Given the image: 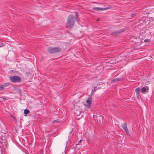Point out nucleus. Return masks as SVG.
<instances>
[{
  "label": "nucleus",
  "instance_id": "a878e982",
  "mask_svg": "<svg viewBox=\"0 0 154 154\" xmlns=\"http://www.w3.org/2000/svg\"><path fill=\"white\" fill-rule=\"evenodd\" d=\"M2 45L0 46V47H2Z\"/></svg>",
  "mask_w": 154,
  "mask_h": 154
},
{
  "label": "nucleus",
  "instance_id": "0eeeda50",
  "mask_svg": "<svg viewBox=\"0 0 154 154\" xmlns=\"http://www.w3.org/2000/svg\"><path fill=\"white\" fill-rule=\"evenodd\" d=\"M93 9L95 11H100L102 10H105L108 9V8H101L100 7H94Z\"/></svg>",
  "mask_w": 154,
  "mask_h": 154
},
{
  "label": "nucleus",
  "instance_id": "423d86ee",
  "mask_svg": "<svg viewBox=\"0 0 154 154\" xmlns=\"http://www.w3.org/2000/svg\"><path fill=\"white\" fill-rule=\"evenodd\" d=\"M122 126L123 128V129L125 130V131L127 134L129 135H130V134L128 131V129L127 128V124L126 123H123L122 124Z\"/></svg>",
  "mask_w": 154,
  "mask_h": 154
},
{
  "label": "nucleus",
  "instance_id": "2eb2a0df",
  "mask_svg": "<svg viewBox=\"0 0 154 154\" xmlns=\"http://www.w3.org/2000/svg\"><path fill=\"white\" fill-rule=\"evenodd\" d=\"M146 91V88L145 87H143L141 90V92L142 93H144Z\"/></svg>",
  "mask_w": 154,
  "mask_h": 154
},
{
  "label": "nucleus",
  "instance_id": "4be33fe9",
  "mask_svg": "<svg viewBox=\"0 0 154 154\" xmlns=\"http://www.w3.org/2000/svg\"><path fill=\"white\" fill-rule=\"evenodd\" d=\"M76 16H78V14H77V13H76Z\"/></svg>",
  "mask_w": 154,
  "mask_h": 154
},
{
  "label": "nucleus",
  "instance_id": "9b49d317",
  "mask_svg": "<svg viewBox=\"0 0 154 154\" xmlns=\"http://www.w3.org/2000/svg\"><path fill=\"white\" fill-rule=\"evenodd\" d=\"M123 79V78H116L112 80L111 81L112 83H115L116 82H117L119 81L122 80Z\"/></svg>",
  "mask_w": 154,
  "mask_h": 154
},
{
  "label": "nucleus",
  "instance_id": "a211bd4d",
  "mask_svg": "<svg viewBox=\"0 0 154 154\" xmlns=\"http://www.w3.org/2000/svg\"><path fill=\"white\" fill-rule=\"evenodd\" d=\"M77 111V112L78 111V112H79V114H77V113H76V112H75V113H76V114H77L76 115H77V116H79V115L80 114V111H79H79H77H77Z\"/></svg>",
  "mask_w": 154,
  "mask_h": 154
},
{
  "label": "nucleus",
  "instance_id": "6ab92c4d",
  "mask_svg": "<svg viewBox=\"0 0 154 154\" xmlns=\"http://www.w3.org/2000/svg\"><path fill=\"white\" fill-rule=\"evenodd\" d=\"M144 42H149V40L148 39H146L144 40Z\"/></svg>",
  "mask_w": 154,
  "mask_h": 154
},
{
  "label": "nucleus",
  "instance_id": "dca6fc26",
  "mask_svg": "<svg viewBox=\"0 0 154 154\" xmlns=\"http://www.w3.org/2000/svg\"><path fill=\"white\" fill-rule=\"evenodd\" d=\"M58 122V120H54L52 122V124H55L57 123Z\"/></svg>",
  "mask_w": 154,
  "mask_h": 154
},
{
  "label": "nucleus",
  "instance_id": "393cba45",
  "mask_svg": "<svg viewBox=\"0 0 154 154\" xmlns=\"http://www.w3.org/2000/svg\"><path fill=\"white\" fill-rule=\"evenodd\" d=\"M122 60H123V59H121V61H122Z\"/></svg>",
  "mask_w": 154,
  "mask_h": 154
},
{
  "label": "nucleus",
  "instance_id": "f8f14e48",
  "mask_svg": "<svg viewBox=\"0 0 154 154\" xmlns=\"http://www.w3.org/2000/svg\"><path fill=\"white\" fill-rule=\"evenodd\" d=\"M3 134L4 135L5 134L2 133V132H0V140H1L0 141H2L4 139V138H5L4 136H3Z\"/></svg>",
  "mask_w": 154,
  "mask_h": 154
},
{
  "label": "nucleus",
  "instance_id": "7ed1b4c3",
  "mask_svg": "<svg viewBox=\"0 0 154 154\" xmlns=\"http://www.w3.org/2000/svg\"><path fill=\"white\" fill-rule=\"evenodd\" d=\"M61 51V49L59 47H55L54 48L49 47L48 48L47 50L48 52L51 54H55Z\"/></svg>",
  "mask_w": 154,
  "mask_h": 154
},
{
  "label": "nucleus",
  "instance_id": "9d476101",
  "mask_svg": "<svg viewBox=\"0 0 154 154\" xmlns=\"http://www.w3.org/2000/svg\"><path fill=\"white\" fill-rule=\"evenodd\" d=\"M96 117V118L95 119L97 120V121H99L100 122H101L103 120V117L100 115H98Z\"/></svg>",
  "mask_w": 154,
  "mask_h": 154
},
{
  "label": "nucleus",
  "instance_id": "6e6552de",
  "mask_svg": "<svg viewBox=\"0 0 154 154\" xmlns=\"http://www.w3.org/2000/svg\"><path fill=\"white\" fill-rule=\"evenodd\" d=\"M10 85V83H5L1 85H0V91L3 90L4 88Z\"/></svg>",
  "mask_w": 154,
  "mask_h": 154
},
{
  "label": "nucleus",
  "instance_id": "ddd939ff",
  "mask_svg": "<svg viewBox=\"0 0 154 154\" xmlns=\"http://www.w3.org/2000/svg\"><path fill=\"white\" fill-rule=\"evenodd\" d=\"M30 111L29 110L27 109H25L24 111V113L25 114V116H26L27 114L29 113Z\"/></svg>",
  "mask_w": 154,
  "mask_h": 154
},
{
  "label": "nucleus",
  "instance_id": "f3484780",
  "mask_svg": "<svg viewBox=\"0 0 154 154\" xmlns=\"http://www.w3.org/2000/svg\"><path fill=\"white\" fill-rule=\"evenodd\" d=\"M97 90V87H95L92 90V92L93 93L95 91Z\"/></svg>",
  "mask_w": 154,
  "mask_h": 154
},
{
  "label": "nucleus",
  "instance_id": "39448f33",
  "mask_svg": "<svg viewBox=\"0 0 154 154\" xmlns=\"http://www.w3.org/2000/svg\"><path fill=\"white\" fill-rule=\"evenodd\" d=\"M8 145V143L6 140L4 142L3 141H0V147L1 149L3 148V147L5 148H7Z\"/></svg>",
  "mask_w": 154,
  "mask_h": 154
},
{
  "label": "nucleus",
  "instance_id": "4468645a",
  "mask_svg": "<svg viewBox=\"0 0 154 154\" xmlns=\"http://www.w3.org/2000/svg\"><path fill=\"white\" fill-rule=\"evenodd\" d=\"M140 91V88L138 87L135 89V91L136 92V95L138 97V95H139V92Z\"/></svg>",
  "mask_w": 154,
  "mask_h": 154
},
{
  "label": "nucleus",
  "instance_id": "412c9836",
  "mask_svg": "<svg viewBox=\"0 0 154 154\" xmlns=\"http://www.w3.org/2000/svg\"><path fill=\"white\" fill-rule=\"evenodd\" d=\"M120 61H121V60H120V59L119 60H118L117 61V62H120Z\"/></svg>",
  "mask_w": 154,
  "mask_h": 154
},
{
  "label": "nucleus",
  "instance_id": "5701e85b",
  "mask_svg": "<svg viewBox=\"0 0 154 154\" xmlns=\"http://www.w3.org/2000/svg\"><path fill=\"white\" fill-rule=\"evenodd\" d=\"M137 98L138 99V100H139V96H138V97L137 96Z\"/></svg>",
  "mask_w": 154,
  "mask_h": 154
},
{
  "label": "nucleus",
  "instance_id": "b1692460",
  "mask_svg": "<svg viewBox=\"0 0 154 154\" xmlns=\"http://www.w3.org/2000/svg\"><path fill=\"white\" fill-rule=\"evenodd\" d=\"M125 60V59L124 58V59H123V60Z\"/></svg>",
  "mask_w": 154,
  "mask_h": 154
},
{
  "label": "nucleus",
  "instance_id": "f03ea898",
  "mask_svg": "<svg viewBox=\"0 0 154 154\" xmlns=\"http://www.w3.org/2000/svg\"><path fill=\"white\" fill-rule=\"evenodd\" d=\"M9 79L12 82L14 83L20 82L21 81V78L18 76H10Z\"/></svg>",
  "mask_w": 154,
  "mask_h": 154
},
{
  "label": "nucleus",
  "instance_id": "1a4fd4ad",
  "mask_svg": "<svg viewBox=\"0 0 154 154\" xmlns=\"http://www.w3.org/2000/svg\"><path fill=\"white\" fill-rule=\"evenodd\" d=\"M125 31V29H121L120 30H116L114 31L112 33V34L113 35H116L122 32H124Z\"/></svg>",
  "mask_w": 154,
  "mask_h": 154
},
{
  "label": "nucleus",
  "instance_id": "f257e3e1",
  "mask_svg": "<svg viewBox=\"0 0 154 154\" xmlns=\"http://www.w3.org/2000/svg\"><path fill=\"white\" fill-rule=\"evenodd\" d=\"M76 20L75 17L72 14H70L68 16L66 25L67 28H70L74 25Z\"/></svg>",
  "mask_w": 154,
  "mask_h": 154
},
{
  "label": "nucleus",
  "instance_id": "20e7f679",
  "mask_svg": "<svg viewBox=\"0 0 154 154\" xmlns=\"http://www.w3.org/2000/svg\"><path fill=\"white\" fill-rule=\"evenodd\" d=\"M91 95H90L89 96L88 99L86 101L87 104L85 105V106L88 109L91 107Z\"/></svg>",
  "mask_w": 154,
  "mask_h": 154
},
{
  "label": "nucleus",
  "instance_id": "bb28decb",
  "mask_svg": "<svg viewBox=\"0 0 154 154\" xmlns=\"http://www.w3.org/2000/svg\"><path fill=\"white\" fill-rule=\"evenodd\" d=\"M119 58H121V57H119Z\"/></svg>",
  "mask_w": 154,
  "mask_h": 154
},
{
  "label": "nucleus",
  "instance_id": "aec40b11",
  "mask_svg": "<svg viewBox=\"0 0 154 154\" xmlns=\"http://www.w3.org/2000/svg\"><path fill=\"white\" fill-rule=\"evenodd\" d=\"M82 141V140H80L78 142V144H79L81 143Z\"/></svg>",
  "mask_w": 154,
  "mask_h": 154
}]
</instances>
